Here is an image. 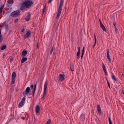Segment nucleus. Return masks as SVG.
I'll return each mask as SVG.
<instances>
[{
	"label": "nucleus",
	"mask_w": 124,
	"mask_h": 124,
	"mask_svg": "<svg viewBox=\"0 0 124 124\" xmlns=\"http://www.w3.org/2000/svg\"><path fill=\"white\" fill-rule=\"evenodd\" d=\"M33 4L32 1L30 0H23L21 3L20 9L22 10H25L31 7Z\"/></svg>",
	"instance_id": "nucleus-1"
},
{
	"label": "nucleus",
	"mask_w": 124,
	"mask_h": 124,
	"mask_svg": "<svg viewBox=\"0 0 124 124\" xmlns=\"http://www.w3.org/2000/svg\"><path fill=\"white\" fill-rule=\"evenodd\" d=\"M63 1V0H60V3L58 8L57 15L56 17V19H57L59 18L61 13Z\"/></svg>",
	"instance_id": "nucleus-2"
},
{
	"label": "nucleus",
	"mask_w": 124,
	"mask_h": 124,
	"mask_svg": "<svg viewBox=\"0 0 124 124\" xmlns=\"http://www.w3.org/2000/svg\"><path fill=\"white\" fill-rule=\"evenodd\" d=\"M48 85V82L47 81H46L45 82L44 87V91L43 92V95L42 97V99L43 100L44 99V97H45L46 94V88Z\"/></svg>",
	"instance_id": "nucleus-3"
},
{
	"label": "nucleus",
	"mask_w": 124,
	"mask_h": 124,
	"mask_svg": "<svg viewBox=\"0 0 124 124\" xmlns=\"http://www.w3.org/2000/svg\"><path fill=\"white\" fill-rule=\"evenodd\" d=\"M20 12L18 10L14 11L11 14L10 16L12 17H17L19 16L20 15Z\"/></svg>",
	"instance_id": "nucleus-4"
},
{
	"label": "nucleus",
	"mask_w": 124,
	"mask_h": 124,
	"mask_svg": "<svg viewBox=\"0 0 124 124\" xmlns=\"http://www.w3.org/2000/svg\"><path fill=\"white\" fill-rule=\"evenodd\" d=\"M30 88L29 87H28L26 88L24 92H23L22 93V94L25 97L26 95H28L30 91Z\"/></svg>",
	"instance_id": "nucleus-5"
},
{
	"label": "nucleus",
	"mask_w": 124,
	"mask_h": 124,
	"mask_svg": "<svg viewBox=\"0 0 124 124\" xmlns=\"http://www.w3.org/2000/svg\"><path fill=\"white\" fill-rule=\"evenodd\" d=\"M31 31L29 30H28L27 31L26 34L24 35V38L25 39H26L27 38L30 37L31 36Z\"/></svg>",
	"instance_id": "nucleus-6"
},
{
	"label": "nucleus",
	"mask_w": 124,
	"mask_h": 124,
	"mask_svg": "<svg viewBox=\"0 0 124 124\" xmlns=\"http://www.w3.org/2000/svg\"><path fill=\"white\" fill-rule=\"evenodd\" d=\"M40 110L39 106L38 105L36 106L35 108V111L36 115H39V113Z\"/></svg>",
	"instance_id": "nucleus-7"
},
{
	"label": "nucleus",
	"mask_w": 124,
	"mask_h": 124,
	"mask_svg": "<svg viewBox=\"0 0 124 124\" xmlns=\"http://www.w3.org/2000/svg\"><path fill=\"white\" fill-rule=\"evenodd\" d=\"M65 77L64 75L63 74H60L59 75V80L61 81H63L64 79V77Z\"/></svg>",
	"instance_id": "nucleus-8"
},
{
	"label": "nucleus",
	"mask_w": 124,
	"mask_h": 124,
	"mask_svg": "<svg viewBox=\"0 0 124 124\" xmlns=\"http://www.w3.org/2000/svg\"><path fill=\"white\" fill-rule=\"evenodd\" d=\"M27 50H23V51L22 54V56L24 57L25 56L27 53Z\"/></svg>",
	"instance_id": "nucleus-9"
},
{
	"label": "nucleus",
	"mask_w": 124,
	"mask_h": 124,
	"mask_svg": "<svg viewBox=\"0 0 124 124\" xmlns=\"http://www.w3.org/2000/svg\"><path fill=\"white\" fill-rule=\"evenodd\" d=\"M30 14L29 13H28V15L25 18V20L27 21H29L30 19Z\"/></svg>",
	"instance_id": "nucleus-10"
},
{
	"label": "nucleus",
	"mask_w": 124,
	"mask_h": 124,
	"mask_svg": "<svg viewBox=\"0 0 124 124\" xmlns=\"http://www.w3.org/2000/svg\"><path fill=\"white\" fill-rule=\"evenodd\" d=\"M85 119V115L83 114H82L80 117V119L82 121L84 120Z\"/></svg>",
	"instance_id": "nucleus-11"
},
{
	"label": "nucleus",
	"mask_w": 124,
	"mask_h": 124,
	"mask_svg": "<svg viewBox=\"0 0 124 124\" xmlns=\"http://www.w3.org/2000/svg\"><path fill=\"white\" fill-rule=\"evenodd\" d=\"M109 52L108 50H107V57L108 58V59L109 62H110L111 61V59L109 57Z\"/></svg>",
	"instance_id": "nucleus-12"
},
{
	"label": "nucleus",
	"mask_w": 124,
	"mask_h": 124,
	"mask_svg": "<svg viewBox=\"0 0 124 124\" xmlns=\"http://www.w3.org/2000/svg\"><path fill=\"white\" fill-rule=\"evenodd\" d=\"M97 108L98 113H101V109L99 105V104H98L97 105Z\"/></svg>",
	"instance_id": "nucleus-13"
},
{
	"label": "nucleus",
	"mask_w": 124,
	"mask_h": 124,
	"mask_svg": "<svg viewBox=\"0 0 124 124\" xmlns=\"http://www.w3.org/2000/svg\"><path fill=\"white\" fill-rule=\"evenodd\" d=\"M1 28H0V43L2 42L3 39V38H2V36L1 34Z\"/></svg>",
	"instance_id": "nucleus-14"
},
{
	"label": "nucleus",
	"mask_w": 124,
	"mask_h": 124,
	"mask_svg": "<svg viewBox=\"0 0 124 124\" xmlns=\"http://www.w3.org/2000/svg\"><path fill=\"white\" fill-rule=\"evenodd\" d=\"M70 68L71 71H73L74 70V65L71 63L70 64Z\"/></svg>",
	"instance_id": "nucleus-15"
},
{
	"label": "nucleus",
	"mask_w": 124,
	"mask_h": 124,
	"mask_svg": "<svg viewBox=\"0 0 124 124\" xmlns=\"http://www.w3.org/2000/svg\"><path fill=\"white\" fill-rule=\"evenodd\" d=\"M24 103L20 101L19 102L18 106V108H21L22 107Z\"/></svg>",
	"instance_id": "nucleus-16"
},
{
	"label": "nucleus",
	"mask_w": 124,
	"mask_h": 124,
	"mask_svg": "<svg viewBox=\"0 0 124 124\" xmlns=\"http://www.w3.org/2000/svg\"><path fill=\"white\" fill-rule=\"evenodd\" d=\"M94 39H95V43H94V44L93 45V48H94V47L95 45L96 42V36L95 35V34L94 35Z\"/></svg>",
	"instance_id": "nucleus-17"
},
{
	"label": "nucleus",
	"mask_w": 124,
	"mask_h": 124,
	"mask_svg": "<svg viewBox=\"0 0 124 124\" xmlns=\"http://www.w3.org/2000/svg\"><path fill=\"white\" fill-rule=\"evenodd\" d=\"M27 59V57H23L21 60V62H24L26 61Z\"/></svg>",
	"instance_id": "nucleus-18"
},
{
	"label": "nucleus",
	"mask_w": 124,
	"mask_h": 124,
	"mask_svg": "<svg viewBox=\"0 0 124 124\" xmlns=\"http://www.w3.org/2000/svg\"><path fill=\"white\" fill-rule=\"evenodd\" d=\"M5 4V3H4V4L0 8V15L2 12V9L4 7V5Z\"/></svg>",
	"instance_id": "nucleus-19"
},
{
	"label": "nucleus",
	"mask_w": 124,
	"mask_h": 124,
	"mask_svg": "<svg viewBox=\"0 0 124 124\" xmlns=\"http://www.w3.org/2000/svg\"><path fill=\"white\" fill-rule=\"evenodd\" d=\"M16 77V73L15 72H13L12 74V78H15Z\"/></svg>",
	"instance_id": "nucleus-20"
},
{
	"label": "nucleus",
	"mask_w": 124,
	"mask_h": 124,
	"mask_svg": "<svg viewBox=\"0 0 124 124\" xmlns=\"http://www.w3.org/2000/svg\"><path fill=\"white\" fill-rule=\"evenodd\" d=\"M54 48V46H53L52 48H51V49L50 51V54H52V55H53L55 53L54 52L53 53V54H52V52H53Z\"/></svg>",
	"instance_id": "nucleus-21"
},
{
	"label": "nucleus",
	"mask_w": 124,
	"mask_h": 124,
	"mask_svg": "<svg viewBox=\"0 0 124 124\" xmlns=\"http://www.w3.org/2000/svg\"><path fill=\"white\" fill-rule=\"evenodd\" d=\"M84 47H83L82 49V53L81 54V59H82L83 57V55L84 54Z\"/></svg>",
	"instance_id": "nucleus-22"
},
{
	"label": "nucleus",
	"mask_w": 124,
	"mask_h": 124,
	"mask_svg": "<svg viewBox=\"0 0 124 124\" xmlns=\"http://www.w3.org/2000/svg\"><path fill=\"white\" fill-rule=\"evenodd\" d=\"M7 47V46L5 45H3L1 47V50H3L5 49Z\"/></svg>",
	"instance_id": "nucleus-23"
},
{
	"label": "nucleus",
	"mask_w": 124,
	"mask_h": 124,
	"mask_svg": "<svg viewBox=\"0 0 124 124\" xmlns=\"http://www.w3.org/2000/svg\"><path fill=\"white\" fill-rule=\"evenodd\" d=\"M111 78L113 80H114L115 81H116L117 80L116 78L113 75H111Z\"/></svg>",
	"instance_id": "nucleus-24"
},
{
	"label": "nucleus",
	"mask_w": 124,
	"mask_h": 124,
	"mask_svg": "<svg viewBox=\"0 0 124 124\" xmlns=\"http://www.w3.org/2000/svg\"><path fill=\"white\" fill-rule=\"evenodd\" d=\"M25 97H23V98L22 99L21 101L23 102V103H24V102L25 101Z\"/></svg>",
	"instance_id": "nucleus-25"
},
{
	"label": "nucleus",
	"mask_w": 124,
	"mask_h": 124,
	"mask_svg": "<svg viewBox=\"0 0 124 124\" xmlns=\"http://www.w3.org/2000/svg\"><path fill=\"white\" fill-rule=\"evenodd\" d=\"M15 78H12V84H14L15 82Z\"/></svg>",
	"instance_id": "nucleus-26"
},
{
	"label": "nucleus",
	"mask_w": 124,
	"mask_h": 124,
	"mask_svg": "<svg viewBox=\"0 0 124 124\" xmlns=\"http://www.w3.org/2000/svg\"><path fill=\"white\" fill-rule=\"evenodd\" d=\"M80 53V52L78 51V52L77 53V55L78 56V58L79 57V55Z\"/></svg>",
	"instance_id": "nucleus-27"
},
{
	"label": "nucleus",
	"mask_w": 124,
	"mask_h": 124,
	"mask_svg": "<svg viewBox=\"0 0 124 124\" xmlns=\"http://www.w3.org/2000/svg\"><path fill=\"white\" fill-rule=\"evenodd\" d=\"M108 121H109V124H112V122L110 118V117H109L108 118Z\"/></svg>",
	"instance_id": "nucleus-28"
},
{
	"label": "nucleus",
	"mask_w": 124,
	"mask_h": 124,
	"mask_svg": "<svg viewBox=\"0 0 124 124\" xmlns=\"http://www.w3.org/2000/svg\"><path fill=\"white\" fill-rule=\"evenodd\" d=\"M101 28L103 31H105L106 32V30L104 26L103 27H102Z\"/></svg>",
	"instance_id": "nucleus-29"
},
{
	"label": "nucleus",
	"mask_w": 124,
	"mask_h": 124,
	"mask_svg": "<svg viewBox=\"0 0 124 124\" xmlns=\"http://www.w3.org/2000/svg\"><path fill=\"white\" fill-rule=\"evenodd\" d=\"M102 68L103 70L106 69L105 66L103 63L102 64Z\"/></svg>",
	"instance_id": "nucleus-30"
},
{
	"label": "nucleus",
	"mask_w": 124,
	"mask_h": 124,
	"mask_svg": "<svg viewBox=\"0 0 124 124\" xmlns=\"http://www.w3.org/2000/svg\"><path fill=\"white\" fill-rule=\"evenodd\" d=\"M25 30V29L24 27L22 28L21 29V32H23Z\"/></svg>",
	"instance_id": "nucleus-31"
},
{
	"label": "nucleus",
	"mask_w": 124,
	"mask_h": 124,
	"mask_svg": "<svg viewBox=\"0 0 124 124\" xmlns=\"http://www.w3.org/2000/svg\"><path fill=\"white\" fill-rule=\"evenodd\" d=\"M46 122H47V123L50 124L51 122V119H49Z\"/></svg>",
	"instance_id": "nucleus-32"
},
{
	"label": "nucleus",
	"mask_w": 124,
	"mask_h": 124,
	"mask_svg": "<svg viewBox=\"0 0 124 124\" xmlns=\"http://www.w3.org/2000/svg\"><path fill=\"white\" fill-rule=\"evenodd\" d=\"M36 88L34 87V88L33 89L32 92L35 93L36 90Z\"/></svg>",
	"instance_id": "nucleus-33"
},
{
	"label": "nucleus",
	"mask_w": 124,
	"mask_h": 124,
	"mask_svg": "<svg viewBox=\"0 0 124 124\" xmlns=\"http://www.w3.org/2000/svg\"><path fill=\"white\" fill-rule=\"evenodd\" d=\"M100 27H101V28L104 26V25L102 23H101V24H100Z\"/></svg>",
	"instance_id": "nucleus-34"
},
{
	"label": "nucleus",
	"mask_w": 124,
	"mask_h": 124,
	"mask_svg": "<svg viewBox=\"0 0 124 124\" xmlns=\"http://www.w3.org/2000/svg\"><path fill=\"white\" fill-rule=\"evenodd\" d=\"M118 29L116 28V27L115 28V32L116 33L117 32Z\"/></svg>",
	"instance_id": "nucleus-35"
},
{
	"label": "nucleus",
	"mask_w": 124,
	"mask_h": 124,
	"mask_svg": "<svg viewBox=\"0 0 124 124\" xmlns=\"http://www.w3.org/2000/svg\"><path fill=\"white\" fill-rule=\"evenodd\" d=\"M18 19H16L14 21V22L15 23H16L18 22Z\"/></svg>",
	"instance_id": "nucleus-36"
},
{
	"label": "nucleus",
	"mask_w": 124,
	"mask_h": 124,
	"mask_svg": "<svg viewBox=\"0 0 124 124\" xmlns=\"http://www.w3.org/2000/svg\"><path fill=\"white\" fill-rule=\"evenodd\" d=\"M13 58H12V57H11V58H10V62H11V61H12L13 60Z\"/></svg>",
	"instance_id": "nucleus-37"
},
{
	"label": "nucleus",
	"mask_w": 124,
	"mask_h": 124,
	"mask_svg": "<svg viewBox=\"0 0 124 124\" xmlns=\"http://www.w3.org/2000/svg\"><path fill=\"white\" fill-rule=\"evenodd\" d=\"M5 28L6 29H7L8 28V25L7 24L5 25Z\"/></svg>",
	"instance_id": "nucleus-38"
},
{
	"label": "nucleus",
	"mask_w": 124,
	"mask_h": 124,
	"mask_svg": "<svg viewBox=\"0 0 124 124\" xmlns=\"http://www.w3.org/2000/svg\"><path fill=\"white\" fill-rule=\"evenodd\" d=\"M52 0H49L48 2V3H51Z\"/></svg>",
	"instance_id": "nucleus-39"
},
{
	"label": "nucleus",
	"mask_w": 124,
	"mask_h": 124,
	"mask_svg": "<svg viewBox=\"0 0 124 124\" xmlns=\"http://www.w3.org/2000/svg\"><path fill=\"white\" fill-rule=\"evenodd\" d=\"M107 84H108V86L109 88H110V85L109 83V82H107Z\"/></svg>",
	"instance_id": "nucleus-40"
},
{
	"label": "nucleus",
	"mask_w": 124,
	"mask_h": 124,
	"mask_svg": "<svg viewBox=\"0 0 124 124\" xmlns=\"http://www.w3.org/2000/svg\"><path fill=\"white\" fill-rule=\"evenodd\" d=\"M34 87V85H33L32 84L31 85V89H32Z\"/></svg>",
	"instance_id": "nucleus-41"
},
{
	"label": "nucleus",
	"mask_w": 124,
	"mask_h": 124,
	"mask_svg": "<svg viewBox=\"0 0 124 124\" xmlns=\"http://www.w3.org/2000/svg\"><path fill=\"white\" fill-rule=\"evenodd\" d=\"M78 51L80 52V48L79 47L78 48Z\"/></svg>",
	"instance_id": "nucleus-42"
},
{
	"label": "nucleus",
	"mask_w": 124,
	"mask_h": 124,
	"mask_svg": "<svg viewBox=\"0 0 124 124\" xmlns=\"http://www.w3.org/2000/svg\"><path fill=\"white\" fill-rule=\"evenodd\" d=\"M37 84V82H36V84L34 85V87L36 88Z\"/></svg>",
	"instance_id": "nucleus-43"
},
{
	"label": "nucleus",
	"mask_w": 124,
	"mask_h": 124,
	"mask_svg": "<svg viewBox=\"0 0 124 124\" xmlns=\"http://www.w3.org/2000/svg\"><path fill=\"white\" fill-rule=\"evenodd\" d=\"M103 70L105 73L107 72V71L106 70V69L104 70Z\"/></svg>",
	"instance_id": "nucleus-44"
},
{
	"label": "nucleus",
	"mask_w": 124,
	"mask_h": 124,
	"mask_svg": "<svg viewBox=\"0 0 124 124\" xmlns=\"http://www.w3.org/2000/svg\"><path fill=\"white\" fill-rule=\"evenodd\" d=\"M21 118H22V119H23V120H24L25 118L24 117H21Z\"/></svg>",
	"instance_id": "nucleus-45"
},
{
	"label": "nucleus",
	"mask_w": 124,
	"mask_h": 124,
	"mask_svg": "<svg viewBox=\"0 0 124 124\" xmlns=\"http://www.w3.org/2000/svg\"><path fill=\"white\" fill-rule=\"evenodd\" d=\"M46 9V6L44 7V8H43V10H44L45 11V10Z\"/></svg>",
	"instance_id": "nucleus-46"
},
{
	"label": "nucleus",
	"mask_w": 124,
	"mask_h": 124,
	"mask_svg": "<svg viewBox=\"0 0 124 124\" xmlns=\"http://www.w3.org/2000/svg\"><path fill=\"white\" fill-rule=\"evenodd\" d=\"M122 93L123 94H124V90H123L122 91Z\"/></svg>",
	"instance_id": "nucleus-47"
},
{
	"label": "nucleus",
	"mask_w": 124,
	"mask_h": 124,
	"mask_svg": "<svg viewBox=\"0 0 124 124\" xmlns=\"http://www.w3.org/2000/svg\"><path fill=\"white\" fill-rule=\"evenodd\" d=\"M113 25H114V27H115V28L116 27V25H115V23H113Z\"/></svg>",
	"instance_id": "nucleus-48"
},
{
	"label": "nucleus",
	"mask_w": 124,
	"mask_h": 124,
	"mask_svg": "<svg viewBox=\"0 0 124 124\" xmlns=\"http://www.w3.org/2000/svg\"><path fill=\"white\" fill-rule=\"evenodd\" d=\"M35 93L32 92V96L33 97L34 96Z\"/></svg>",
	"instance_id": "nucleus-49"
},
{
	"label": "nucleus",
	"mask_w": 124,
	"mask_h": 124,
	"mask_svg": "<svg viewBox=\"0 0 124 124\" xmlns=\"http://www.w3.org/2000/svg\"><path fill=\"white\" fill-rule=\"evenodd\" d=\"M106 80L107 81V82H108V79H107V78H106Z\"/></svg>",
	"instance_id": "nucleus-50"
},
{
	"label": "nucleus",
	"mask_w": 124,
	"mask_h": 124,
	"mask_svg": "<svg viewBox=\"0 0 124 124\" xmlns=\"http://www.w3.org/2000/svg\"><path fill=\"white\" fill-rule=\"evenodd\" d=\"M99 21L100 22V24H101V23H101V20H100V19H99Z\"/></svg>",
	"instance_id": "nucleus-51"
},
{
	"label": "nucleus",
	"mask_w": 124,
	"mask_h": 124,
	"mask_svg": "<svg viewBox=\"0 0 124 124\" xmlns=\"http://www.w3.org/2000/svg\"><path fill=\"white\" fill-rule=\"evenodd\" d=\"M39 45L37 44V48H39Z\"/></svg>",
	"instance_id": "nucleus-52"
},
{
	"label": "nucleus",
	"mask_w": 124,
	"mask_h": 124,
	"mask_svg": "<svg viewBox=\"0 0 124 124\" xmlns=\"http://www.w3.org/2000/svg\"><path fill=\"white\" fill-rule=\"evenodd\" d=\"M105 74L106 75H107V72L105 73Z\"/></svg>",
	"instance_id": "nucleus-53"
},
{
	"label": "nucleus",
	"mask_w": 124,
	"mask_h": 124,
	"mask_svg": "<svg viewBox=\"0 0 124 124\" xmlns=\"http://www.w3.org/2000/svg\"><path fill=\"white\" fill-rule=\"evenodd\" d=\"M44 12H45L43 10V11L42 12L43 14H44Z\"/></svg>",
	"instance_id": "nucleus-54"
},
{
	"label": "nucleus",
	"mask_w": 124,
	"mask_h": 124,
	"mask_svg": "<svg viewBox=\"0 0 124 124\" xmlns=\"http://www.w3.org/2000/svg\"><path fill=\"white\" fill-rule=\"evenodd\" d=\"M45 124H49L48 123H47V122H46Z\"/></svg>",
	"instance_id": "nucleus-55"
},
{
	"label": "nucleus",
	"mask_w": 124,
	"mask_h": 124,
	"mask_svg": "<svg viewBox=\"0 0 124 124\" xmlns=\"http://www.w3.org/2000/svg\"><path fill=\"white\" fill-rule=\"evenodd\" d=\"M23 62H21V66L22 65V64L23 63Z\"/></svg>",
	"instance_id": "nucleus-56"
},
{
	"label": "nucleus",
	"mask_w": 124,
	"mask_h": 124,
	"mask_svg": "<svg viewBox=\"0 0 124 124\" xmlns=\"http://www.w3.org/2000/svg\"><path fill=\"white\" fill-rule=\"evenodd\" d=\"M18 91V90L17 89H16V91Z\"/></svg>",
	"instance_id": "nucleus-57"
},
{
	"label": "nucleus",
	"mask_w": 124,
	"mask_h": 124,
	"mask_svg": "<svg viewBox=\"0 0 124 124\" xmlns=\"http://www.w3.org/2000/svg\"><path fill=\"white\" fill-rule=\"evenodd\" d=\"M5 66L4 67V68H5Z\"/></svg>",
	"instance_id": "nucleus-58"
},
{
	"label": "nucleus",
	"mask_w": 124,
	"mask_h": 124,
	"mask_svg": "<svg viewBox=\"0 0 124 124\" xmlns=\"http://www.w3.org/2000/svg\"><path fill=\"white\" fill-rule=\"evenodd\" d=\"M122 75H123V76H124V75H123V74H122Z\"/></svg>",
	"instance_id": "nucleus-59"
}]
</instances>
